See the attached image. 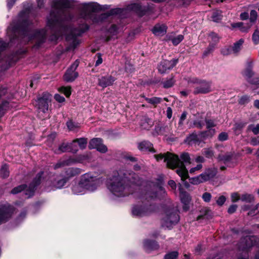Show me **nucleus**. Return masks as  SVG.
Segmentation results:
<instances>
[{
	"mask_svg": "<svg viewBox=\"0 0 259 259\" xmlns=\"http://www.w3.org/2000/svg\"><path fill=\"white\" fill-rule=\"evenodd\" d=\"M73 6V3L69 0H53L52 4V11L48 17L47 25L51 29L59 28V30H63L67 34L66 39L69 41L73 47H75L79 41L76 36L80 34V32L76 33V30H72L69 27H62V21L65 18L64 14L66 11Z\"/></svg>",
	"mask_w": 259,
	"mask_h": 259,
	"instance_id": "nucleus-1",
	"label": "nucleus"
},
{
	"mask_svg": "<svg viewBox=\"0 0 259 259\" xmlns=\"http://www.w3.org/2000/svg\"><path fill=\"white\" fill-rule=\"evenodd\" d=\"M137 176L127 172L124 169L114 171L108 179L107 186L110 192L116 197H124L133 193L135 185H139Z\"/></svg>",
	"mask_w": 259,
	"mask_h": 259,
	"instance_id": "nucleus-2",
	"label": "nucleus"
},
{
	"mask_svg": "<svg viewBox=\"0 0 259 259\" xmlns=\"http://www.w3.org/2000/svg\"><path fill=\"white\" fill-rule=\"evenodd\" d=\"M155 158L157 161L164 159V161L166 162V165L168 167L174 169L177 168L176 172L181 177L183 181H185L188 178V171L187 170L184 163H190V157L187 153H182L181 156V161L178 156L167 152L166 154H160L155 155Z\"/></svg>",
	"mask_w": 259,
	"mask_h": 259,
	"instance_id": "nucleus-3",
	"label": "nucleus"
},
{
	"mask_svg": "<svg viewBox=\"0 0 259 259\" xmlns=\"http://www.w3.org/2000/svg\"><path fill=\"white\" fill-rule=\"evenodd\" d=\"M79 9L81 17L85 19H92L93 22H98L96 16H94L93 13L101 10L102 7L97 3L90 2L82 4L80 5Z\"/></svg>",
	"mask_w": 259,
	"mask_h": 259,
	"instance_id": "nucleus-4",
	"label": "nucleus"
},
{
	"mask_svg": "<svg viewBox=\"0 0 259 259\" xmlns=\"http://www.w3.org/2000/svg\"><path fill=\"white\" fill-rule=\"evenodd\" d=\"M161 183V182H160ZM165 191L161 186V184L154 185L151 187L145 194L144 197L146 199L151 200L157 198H160L164 196Z\"/></svg>",
	"mask_w": 259,
	"mask_h": 259,
	"instance_id": "nucleus-5",
	"label": "nucleus"
},
{
	"mask_svg": "<svg viewBox=\"0 0 259 259\" xmlns=\"http://www.w3.org/2000/svg\"><path fill=\"white\" fill-rule=\"evenodd\" d=\"M52 96L48 93H45L42 96L37 98L35 106L39 113H46L49 109V104L51 101Z\"/></svg>",
	"mask_w": 259,
	"mask_h": 259,
	"instance_id": "nucleus-6",
	"label": "nucleus"
},
{
	"mask_svg": "<svg viewBox=\"0 0 259 259\" xmlns=\"http://www.w3.org/2000/svg\"><path fill=\"white\" fill-rule=\"evenodd\" d=\"M29 9H26L21 12L18 16L15 26L14 27L11 26L9 27V30L12 28V31H15L16 30L19 28L24 27L27 26L29 24Z\"/></svg>",
	"mask_w": 259,
	"mask_h": 259,
	"instance_id": "nucleus-7",
	"label": "nucleus"
},
{
	"mask_svg": "<svg viewBox=\"0 0 259 259\" xmlns=\"http://www.w3.org/2000/svg\"><path fill=\"white\" fill-rule=\"evenodd\" d=\"M259 243V239L254 236H247L241 239L238 248L239 250L247 252L250 248Z\"/></svg>",
	"mask_w": 259,
	"mask_h": 259,
	"instance_id": "nucleus-8",
	"label": "nucleus"
},
{
	"mask_svg": "<svg viewBox=\"0 0 259 259\" xmlns=\"http://www.w3.org/2000/svg\"><path fill=\"white\" fill-rule=\"evenodd\" d=\"M67 182V179L61 176H54L47 182V185L51 187L48 188V191L54 190L56 189H61L64 187Z\"/></svg>",
	"mask_w": 259,
	"mask_h": 259,
	"instance_id": "nucleus-9",
	"label": "nucleus"
},
{
	"mask_svg": "<svg viewBox=\"0 0 259 259\" xmlns=\"http://www.w3.org/2000/svg\"><path fill=\"white\" fill-rule=\"evenodd\" d=\"M83 176L87 177V185L84 186L88 192H92L95 191L102 184V181L99 178L93 177L90 174H85Z\"/></svg>",
	"mask_w": 259,
	"mask_h": 259,
	"instance_id": "nucleus-10",
	"label": "nucleus"
},
{
	"mask_svg": "<svg viewBox=\"0 0 259 259\" xmlns=\"http://www.w3.org/2000/svg\"><path fill=\"white\" fill-rule=\"evenodd\" d=\"M179 221V217L177 212H167L162 220V225L164 227L170 228Z\"/></svg>",
	"mask_w": 259,
	"mask_h": 259,
	"instance_id": "nucleus-11",
	"label": "nucleus"
},
{
	"mask_svg": "<svg viewBox=\"0 0 259 259\" xmlns=\"http://www.w3.org/2000/svg\"><path fill=\"white\" fill-rule=\"evenodd\" d=\"M14 212L13 207L9 205L0 206V224L7 221Z\"/></svg>",
	"mask_w": 259,
	"mask_h": 259,
	"instance_id": "nucleus-12",
	"label": "nucleus"
},
{
	"mask_svg": "<svg viewBox=\"0 0 259 259\" xmlns=\"http://www.w3.org/2000/svg\"><path fill=\"white\" fill-rule=\"evenodd\" d=\"M89 158V156L88 154L80 155L75 157L69 158L65 161L57 163L55 165L54 168L56 169L65 165H70L77 162H82L83 160L88 159Z\"/></svg>",
	"mask_w": 259,
	"mask_h": 259,
	"instance_id": "nucleus-13",
	"label": "nucleus"
},
{
	"mask_svg": "<svg viewBox=\"0 0 259 259\" xmlns=\"http://www.w3.org/2000/svg\"><path fill=\"white\" fill-rule=\"evenodd\" d=\"M154 207L152 205L149 206L140 205H135L133 207L132 214L137 217H141L149 214L151 212Z\"/></svg>",
	"mask_w": 259,
	"mask_h": 259,
	"instance_id": "nucleus-14",
	"label": "nucleus"
},
{
	"mask_svg": "<svg viewBox=\"0 0 259 259\" xmlns=\"http://www.w3.org/2000/svg\"><path fill=\"white\" fill-rule=\"evenodd\" d=\"M79 65V62L75 61L67 70L65 73L64 78L67 82H71L78 76V73L75 72V70Z\"/></svg>",
	"mask_w": 259,
	"mask_h": 259,
	"instance_id": "nucleus-15",
	"label": "nucleus"
},
{
	"mask_svg": "<svg viewBox=\"0 0 259 259\" xmlns=\"http://www.w3.org/2000/svg\"><path fill=\"white\" fill-rule=\"evenodd\" d=\"M88 176H82L79 183L72 187V192L74 194L77 195H82L88 192L84 186L87 185L88 180L86 178Z\"/></svg>",
	"mask_w": 259,
	"mask_h": 259,
	"instance_id": "nucleus-16",
	"label": "nucleus"
},
{
	"mask_svg": "<svg viewBox=\"0 0 259 259\" xmlns=\"http://www.w3.org/2000/svg\"><path fill=\"white\" fill-rule=\"evenodd\" d=\"M90 149H96L101 153H105L107 151V147L102 143V140L100 138H94L92 139L89 145Z\"/></svg>",
	"mask_w": 259,
	"mask_h": 259,
	"instance_id": "nucleus-17",
	"label": "nucleus"
},
{
	"mask_svg": "<svg viewBox=\"0 0 259 259\" xmlns=\"http://www.w3.org/2000/svg\"><path fill=\"white\" fill-rule=\"evenodd\" d=\"M178 63V60H163L158 66V71L161 73H165L167 70L172 69Z\"/></svg>",
	"mask_w": 259,
	"mask_h": 259,
	"instance_id": "nucleus-18",
	"label": "nucleus"
},
{
	"mask_svg": "<svg viewBox=\"0 0 259 259\" xmlns=\"http://www.w3.org/2000/svg\"><path fill=\"white\" fill-rule=\"evenodd\" d=\"M244 40L240 39L237 41L230 49H224L222 50V53L224 55H227L231 53L237 54L241 49Z\"/></svg>",
	"mask_w": 259,
	"mask_h": 259,
	"instance_id": "nucleus-19",
	"label": "nucleus"
},
{
	"mask_svg": "<svg viewBox=\"0 0 259 259\" xmlns=\"http://www.w3.org/2000/svg\"><path fill=\"white\" fill-rule=\"evenodd\" d=\"M192 82L198 83L201 85L200 88H197L196 92L197 93H207L210 91V87L208 83L199 80L197 78H194Z\"/></svg>",
	"mask_w": 259,
	"mask_h": 259,
	"instance_id": "nucleus-20",
	"label": "nucleus"
},
{
	"mask_svg": "<svg viewBox=\"0 0 259 259\" xmlns=\"http://www.w3.org/2000/svg\"><path fill=\"white\" fill-rule=\"evenodd\" d=\"M115 78L111 75L101 76L98 79V85L103 88L113 84Z\"/></svg>",
	"mask_w": 259,
	"mask_h": 259,
	"instance_id": "nucleus-21",
	"label": "nucleus"
},
{
	"mask_svg": "<svg viewBox=\"0 0 259 259\" xmlns=\"http://www.w3.org/2000/svg\"><path fill=\"white\" fill-rule=\"evenodd\" d=\"M167 27L164 24H157L152 29L153 33L157 36H163L166 32Z\"/></svg>",
	"mask_w": 259,
	"mask_h": 259,
	"instance_id": "nucleus-22",
	"label": "nucleus"
},
{
	"mask_svg": "<svg viewBox=\"0 0 259 259\" xmlns=\"http://www.w3.org/2000/svg\"><path fill=\"white\" fill-rule=\"evenodd\" d=\"M139 149L143 152L152 151L155 152L153 148V145L148 141H143L139 144Z\"/></svg>",
	"mask_w": 259,
	"mask_h": 259,
	"instance_id": "nucleus-23",
	"label": "nucleus"
},
{
	"mask_svg": "<svg viewBox=\"0 0 259 259\" xmlns=\"http://www.w3.org/2000/svg\"><path fill=\"white\" fill-rule=\"evenodd\" d=\"M180 198L182 202L184 204L183 209L187 210L189 208L188 204L191 201V197L189 194L185 192H180Z\"/></svg>",
	"mask_w": 259,
	"mask_h": 259,
	"instance_id": "nucleus-24",
	"label": "nucleus"
},
{
	"mask_svg": "<svg viewBox=\"0 0 259 259\" xmlns=\"http://www.w3.org/2000/svg\"><path fill=\"white\" fill-rule=\"evenodd\" d=\"M143 243L144 248L147 252L152 250L157 249L158 248V244L155 241L146 240L144 241Z\"/></svg>",
	"mask_w": 259,
	"mask_h": 259,
	"instance_id": "nucleus-25",
	"label": "nucleus"
},
{
	"mask_svg": "<svg viewBox=\"0 0 259 259\" xmlns=\"http://www.w3.org/2000/svg\"><path fill=\"white\" fill-rule=\"evenodd\" d=\"M217 173V169L213 167L206 169L204 172L202 174L204 176L203 178L205 182L209 180L210 179L213 178Z\"/></svg>",
	"mask_w": 259,
	"mask_h": 259,
	"instance_id": "nucleus-26",
	"label": "nucleus"
},
{
	"mask_svg": "<svg viewBox=\"0 0 259 259\" xmlns=\"http://www.w3.org/2000/svg\"><path fill=\"white\" fill-rule=\"evenodd\" d=\"M242 74L247 81H250V79L256 75L251 69V63L248 64V67L243 71Z\"/></svg>",
	"mask_w": 259,
	"mask_h": 259,
	"instance_id": "nucleus-27",
	"label": "nucleus"
},
{
	"mask_svg": "<svg viewBox=\"0 0 259 259\" xmlns=\"http://www.w3.org/2000/svg\"><path fill=\"white\" fill-rule=\"evenodd\" d=\"M153 125V120L147 117H143L141 120L140 126L143 129L149 130L152 126Z\"/></svg>",
	"mask_w": 259,
	"mask_h": 259,
	"instance_id": "nucleus-28",
	"label": "nucleus"
},
{
	"mask_svg": "<svg viewBox=\"0 0 259 259\" xmlns=\"http://www.w3.org/2000/svg\"><path fill=\"white\" fill-rule=\"evenodd\" d=\"M252 26V23L245 24L243 22H237L232 24V26L234 28L238 27L243 32L247 31Z\"/></svg>",
	"mask_w": 259,
	"mask_h": 259,
	"instance_id": "nucleus-29",
	"label": "nucleus"
},
{
	"mask_svg": "<svg viewBox=\"0 0 259 259\" xmlns=\"http://www.w3.org/2000/svg\"><path fill=\"white\" fill-rule=\"evenodd\" d=\"M206 127L208 131L206 132V135L208 136H212L215 134V131L214 129H212V127L215 126V124L214 121L211 120H206Z\"/></svg>",
	"mask_w": 259,
	"mask_h": 259,
	"instance_id": "nucleus-30",
	"label": "nucleus"
},
{
	"mask_svg": "<svg viewBox=\"0 0 259 259\" xmlns=\"http://www.w3.org/2000/svg\"><path fill=\"white\" fill-rule=\"evenodd\" d=\"M42 174H43V172H41V171L38 174L37 177H36V178L34 180L33 183L30 187V188H29V189H30V194H29V196L30 195V194H32L33 193V192L34 191V187L36 185H37L38 184H39V183L40 182V178H41V177L42 176ZM25 194L26 195H28V193L26 192Z\"/></svg>",
	"mask_w": 259,
	"mask_h": 259,
	"instance_id": "nucleus-31",
	"label": "nucleus"
},
{
	"mask_svg": "<svg viewBox=\"0 0 259 259\" xmlns=\"http://www.w3.org/2000/svg\"><path fill=\"white\" fill-rule=\"evenodd\" d=\"M204 176L202 174H200V175L192 178L189 179L190 183L193 185H198L200 183H203L205 182V179L203 178Z\"/></svg>",
	"mask_w": 259,
	"mask_h": 259,
	"instance_id": "nucleus-32",
	"label": "nucleus"
},
{
	"mask_svg": "<svg viewBox=\"0 0 259 259\" xmlns=\"http://www.w3.org/2000/svg\"><path fill=\"white\" fill-rule=\"evenodd\" d=\"M209 45L212 44L214 46L219 41L220 37L218 35L214 32H211L209 33L208 38Z\"/></svg>",
	"mask_w": 259,
	"mask_h": 259,
	"instance_id": "nucleus-33",
	"label": "nucleus"
},
{
	"mask_svg": "<svg viewBox=\"0 0 259 259\" xmlns=\"http://www.w3.org/2000/svg\"><path fill=\"white\" fill-rule=\"evenodd\" d=\"M68 151H69V143H63L54 150V152L56 154H61Z\"/></svg>",
	"mask_w": 259,
	"mask_h": 259,
	"instance_id": "nucleus-34",
	"label": "nucleus"
},
{
	"mask_svg": "<svg viewBox=\"0 0 259 259\" xmlns=\"http://www.w3.org/2000/svg\"><path fill=\"white\" fill-rule=\"evenodd\" d=\"M202 154L208 158H212L214 156V152L212 148H207L203 149Z\"/></svg>",
	"mask_w": 259,
	"mask_h": 259,
	"instance_id": "nucleus-35",
	"label": "nucleus"
},
{
	"mask_svg": "<svg viewBox=\"0 0 259 259\" xmlns=\"http://www.w3.org/2000/svg\"><path fill=\"white\" fill-rule=\"evenodd\" d=\"M241 200L246 202H251L254 200V196L250 194L245 193L241 195Z\"/></svg>",
	"mask_w": 259,
	"mask_h": 259,
	"instance_id": "nucleus-36",
	"label": "nucleus"
},
{
	"mask_svg": "<svg viewBox=\"0 0 259 259\" xmlns=\"http://www.w3.org/2000/svg\"><path fill=\"white\" fill-rule=\"evenodd\" d=\"M75 143H77L79 148L81 149H84L87 144V140L86 139L82 138L80 139H77L74 140Z\"/></svg>",
	"mask_w": 259,
	"mask_h": 259,
	"instance_id": "nucleus-37",
	"label": "nucleus"
},
{
	"mask_svg": "<svg viewBox=\"0 0 259 259\" xmlns=\"http://www.w3.org/2000/svg\"><path fill=\"white\" fill-rule=\"evenodd\" d=\"M211 19L214 22H219L222 19L221 12L218 10L214 11L212 13Z\"/></svg>",
	"mask_w": 259,
	"mask_h": 259,
	"instance_id": "nucleus-38",
	"label": "nucleus"
},
{
	"mask_svg": "<svg viewBox=\"0 0 259 259\" xmlns=\"http://www.w3.org/2000/svg\"><path fill=\"white\" fill-rule=\"evenodd\" d=\"M197 137L196 135L192 134L188 137L186 142L189 145H196L197 143Z\"/></svg>",
	"mask_w": 259,
	"mask_h": 259,
	"instance_id": "nucleus-39",
	"label": "nucleus"
},
{
	"mask_svg": "<svg viewBox=\"0 0 259 259\" xmlns=\"http://www.w3.org/2000/svg\"><path fill=\"white\" fill-rule=\"evenodd\" d=\"M145 99L148 103L153 105H155L157 104L160 103L161 101V98L156 97H152L151 98H146Z\"/></svg>",
	"mask_w": 259,
	"mask_h": 259,
	"instance_id": "nucleus-40",
	"label": "nucleus"
},
{
	"mask_svg": "<svg viewBox=\"0 0 259 259\" xmlns=\"http://www.w3.org/2000/svg\"><path fill=\"white\" fill-rule=\"evenodd\" d=\"M9 174L8 166L6 164L3 165L0 170L1 176L3 178H6L8 177Z\"/></svg>",
	"mask_w": 259,
	"mask_h": 259,
	"instance_id": "nucleus-41",
	"label": "nucleus"
},
{
	"mask_svg": "<svg viewBox=\"0 0 259 259\" xmlns=\"http://www.w3.org/2000/svg\"><path fill=\"white\" fill-rule=\"evenodd\" d=\"M178 255L177 251H170L165 255L164 259H175L178 257Z\"/></svg>",
	"mask_w": 259,
	"mask_h": 259,
	"instance_id": "nucleus-42",
	"label": "nucleus"
},
{
	"mask_svg": "<svg viewBox=\"0 0 259 259\" xmlns=\"http://www.w3.org/2000/svg\"><path fill=\"white\" fill-rule=\"evenodd\" d=\"M247 130L252 131L254 135H257L259 134V124H250L248 126Z\"/></svg>",
	"mask_w": 259,
	"mask_h": 259,
	"instance_id": "nucleus-43",
	"label": "nucleus"
},
{
	"mask_svg": "<svg viewBox=\"0 0 259 259\" xmlns=\"http://www.w3.org/2000/svg\"><path fill=\"white\" fill-rule=\"evenodd\" d=\"M58 91L63 93L66 97H68L71 95V88L70 87H61L59 88Z\"/></svg>",
	"mask_w": 259,
	"mask_h": 259,
	"instance_id": "nucleus-44",
	"label": "nucleus"
},
{
	"mask_svg": "<svg viewBox=\"0 0 259 259\" xmlns=\"http://www.w3.org/2000/svg\"><path fill=\"white\" fill-rule=\"evenodd\" d=\"M184 39L183 35L180 34L171 39V41L175 46L179 44Z\"/></svg>",
	"mask_w": 259,
	"mask_h": 259,
	"instance_id": "nucleus-45",
	"label": "nucleus"
},
{
	"mask_svg": "<svg viewBox=\"0 0 259 259\" xmlns=\"http://www.w3.org/2000/svg\"><path fill=\"white\" fill-rule=\"evenodd\" d=\"M250 101V97L247 95L242 96L239 100V103L241 105H245Z\"/></svg>",
	"mask_w": 259,
	"mask_h": 259,
	"instance_id": "nucleus-46",
	"label": "nucleus"
},
{
	"mask_svg": "<svg viewBox=\"0 0 259 259\" xmlns=\"http://www.w3.org/2000/svg\"><path fill=\"white\" fill-rule=\"evenodd\" d=\"M175 83V80L173 78H170L162 82L163 87L165 88H168L171 87Z\"/></svg>",
	"mask_w": 259,
	"mask_h": 259,
	"instance_id": "nucleus-47",
	"label": "nucleus"
},
{
	"mask_svg": "<svg viewBox=\"0 0 259 259\" xmlns=\"http://www.w3.org/2000/svg\"><path fill=\"white\" fill-rule=\"evenodd\" d=\"M67 126L70 131H75L79 127V125L72 121H69L67 122Z\"/></svg>",
	"mask_w": 259,
	"mask_h": 259,
	"instance_id": "nucleus-48",
	"label": "nucleus"
},
{
	"mask_svg": "<svg viewBox=\"0 0 259 259\" xmlns=\"http://www.w3.org/2000/svg\"><path fill=\"white\" fill-rule=\"evenodd\" d=\"M248 82L253 85V87H255L257 85H259V77L255 75L250 81H247Z\"/></svg>",
	"mask_w": 259,
	"mask_h": 259,
	"instance_id": "nucleus-49",
	"label": "nucleus"
},
{
	"mask_svg": "<svg viewBox=\"0 0 259 259\" xmlns=\"http://www.w3.org/2000/svg\"><path fill=\"white\" fill-rule=\"evenodd\" d=\"M69 151L74 153L78 151L77 147L74 140L72 143H69Z\"/></svg>",
	"mask_w": 259,
	"mask_h": 259,
	"instance_id": "nucleus-50",
	"label": "nucleus"
},
{
	"mask_svg": "<svg viewBox=\"0 0 259 259\" xmlns=\"http://www.w3.org/2000/svg\"><path fill=\"white\" fill-rule=\"evenodd\" d=\"M26 188L25 185L19 186L17 187L14 188L11 191L12 194H16L19 192H21Z\"/></svg>",
	"mask_w": 259,
	"mask_h": 259,
	"instance_id": "nucleus-51",
	"label": "nucleus"
},
{
	"mask_svg": "<svg viewBox=\"0 0 259 259\" xmlns=\"http://www.w3.org/2000/svg\"><path fill=\"white\" fill-rule=\"evenodd\" d=\"M245 125V123H237L235 124L234 127V131L237 133L239 134V132L243 127Z\"/></svg>",
	"mask_w": 259,
	"mask_h": 259,
	"instance_id": "nucleus-52",
	"label": "nucleus"
},
{
	"mask_svg": "<svg viewBox=\"0 0 259 259\" xmlns=\"http://www.w3.org/2000/svg\"><path fill=\"white\" fill-rule=\"evenodd\" d=\"M111 35V37L115 36L118 33V29L116 25H112L108 30Z\"/></svg>",
	"mask_w": 259,
	"mask_h": 259,
	"instance_id": "nucleus-53",
	"label": "nucleus"
},
{
	"mask_svg": "<svg viewBox=\"0 0 259 259\" xmlns=\"http://www.w3.org/2000/svg\"><path fill=\"white\" fill-rule=\"evenodd\" d=\"M257 17V12L255 10H251L250 13V23H254Z\"/></svg>",
	"mask_w": 259,
	"mask_h": 259,
	"instance_id": "nucleus-54",
	"label": "nucleus"
},
{
	"mask_svg": "<svg viewBox=\"0 0 259 259\" xmlns=\"http://www.w3.org/2000/svg\"><path fill=\"white\" fill-rule=\"evenodd\" d=\"M215 47L213 45L210 44L209 46L206 48V49L203 52V56H206L211 53L214 50Z\"/></svg>",
	"mask_w": 259,
	"mask_h": 259,
	"instance_id": "nucleus-55",
	"label": "nucleus"
},
{
	"mask_svg": "<svg viewBox=\"0 0 259 259\" xmlns=\"http://www.w3.org/2000/svg\"><path fill=\"white\" fill-rule=\"evenodd\" d=\"M252 40L255 44L259 43V31L255 30L252 35Z\"/></svg>",
	"mask_w": 259,
	"mask_h": 259,
	"instance_id": "nucleus-56",
	"label": "nucleus"
},
{
	"mask_svg": "<svg viewBox=\"0 0 259 259\" xmlns=\"http://www.w3.org/2000/svg\"><path fill=\"white\" fill-rule=\"evenodd\" d=\"M141 9V6L139 4H134L128 7V9L133 10L137 13H139V11Z\"/></svg>",
	"mask_w": 259,
	"mask_h": 259,
	"instance_id": "nucleus-57",
	"label": "nucleus"
},
{
	"mask_svg": "<svg viewBox=\"0 0 259 259\" xmlns=\"http://www.w3.org/2000/svg\"><path fill=\"white\" fill-rule=\"evenodd\" d=\"M231 201L233 202H236L238 201L240 199H241V196L238 193H233L231 195Z\"/></svg>",
	"mask_w": 259,
	"mask_h": 259,
	"instance_id": "nucleus-58",
	"label": "nucleus"
},
{
	"mask_svg": "<svg viewBox=\"0 0 259 259\" xmlns=\"http://www.w3.org/2000/svg\"><path fill=\"white\" fill-rule=\"evenodd\" d=\"M202 168L201 164H198L196 166L191 168L189 172L191 174H194L196 171L200 170Z\"/></svg>",
	"mask_w": 259,
	"mask_h": 259,
	"instance_id": "nucleus-59",
	"label": "nucleus"
},
{
	"mask_svg": "<svg viewBox=\"0 0 259 259\" xmlns=\"http://www.w3.org/2000/svg\"><path fill=\"white\" fill-rule=\"evenodd\" d=\"M211 198V195L208 192H205L202 195V199L205 202H209Z\"/></svg>",
	"mask_w": 259,
	"mask_h": 259,
	"instance_id": "nucleus-60",
	"label": "nucleus"
},
{
	"mask_svg": "<svg viewBox=\"0 0 259 259\" xmlns=\"http://www.w3.org/2000/svg\"><path fill=\"white\" fill-rule=\"evenodd\" d=\"M9 103L7 102H5L3 103L1 106H0V116H2L4 114V111L6 110L7 105Z\"/></svg>",
	"mask_w": 259,
	"mask_h": 259,
	"instance_id": "nucleus-61",
	"label": "nucleus"
},
{
	"mask_svg": "<svg viewBox=\"0 0 259 259\" xmlns=\"http://www.w3.org/2000/svg\"><path fill=\"white\" fill-rule=\"evenodd\" d=\"M226 198L224 196H221L219 197L217 200V203L220 206H222L224 204L226 201Z\"/></svg>",
	"mask_w": 259,
	"mask_h": 259,
	"instance_id": "nucleus-62",
	"label": "nucleus"
},
{
	"mask_svg": "<svg viewBox=\"0 0 259 259\" xmlns=\"http://www.w3.org/2000/svg\"><path fill=\"white\" fill-rule=\"evenodd\" d=\"M233 156L232 154H227L223 157H222L221 156H219V159L221 160H224L225 161H227L230 160L232 157Z\"/></svg>",
	"mask_w": 259,
	"mask_h": 259,
	"instance_id": "nucleus-63",
	"label": "nucleus"
},
{
	"mask_svg": "<svg viewBox=\"0 0 259 259\" xmlns=\"http://www.w3.org/2000/svg\"><path fill=\"white\" fill-rule=\"evenodd\" d=\"M259 213V203L257 204L255 208L253 210H251L248 212L249 215H253L254 214H256L257 213Z\"/></svg>",
	"mask_w": 259,
	"mask_h": 259,
	"instance_id": "nucleus-64",
	"label": "nucleus"
}]
</instances>
